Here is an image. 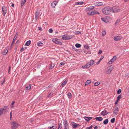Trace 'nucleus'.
I'll list each match as a JSON object with an SVG mask.
<instances>
[{"mask_svg":"<svg viewBox=\"0 0 129 129\" xmlns=\"http://www.w3.org/2000/svg\"><path fill=\"white\" fill-rule=\"evenodd\" d=\"M102 11L104 14L105 15H108L111 12V8L109 7H106L102 9Z\"/></svg>","mask_w":129,"mask_h":129,"instance_id":"1","label":"nucleus"},{"mask_svg":"<svg viewBox=\"0 0 129 129\" xmlns=\"http://www.w3.org/2000/svg\"><path fill=\"white\" fill-rule=\"evenodd\" d=\"M9 108L7 106H5L0 109V115L4 114L6 113L8 110Z\"/></svg>","mask_w":129,"mask_h":129,"instance_id":"2","label":"nucleus"},{"mask_svg":"<svg viewBox=\"0 0 129 129\" xmlns=\"http://www.w3.org/2000/svg\"><path fill=\"white\" fill-rule=\"evenodd\" d=\"M11 129H16L20 126L19 124L16 121H13L11 123Z\"/></svg>","mask_w":129,"mask_h":129,"instance_id":"3","label":"nucleus"},{"mask_svg":"<svg viewBox=\"0 0 129 129\" xmlns=\"http://www.w3.org/2000/svg\"><path fill=\"white\" fill-rule=\"evenodd\" d=\"M111 12L113 13L119 12L120 11V9L118 7H113L111 8Z\"/></svg>","mask_w":129,"mask_h":129,"instance_id":"4","label":"nucleus"},{"mask_svg":"<svg viewBox=\"0 0 129 129\" xmlns=\"http://www.w3.org/2000/svg\"><path fill=\"white\" fill-rule=\"evenodd\" d=\"M74 37V36L72 35H64L62 38V39L63 40H66L70 39Z\"/></svg>","mask_w":129,"mask_h":129,"instance_id":"5","label":"nucleus"},{"mask_svg":"<svg viewBox=\"0 0 129 129\" xmlns=\"http://www.w3.org/2000/svg\"><path fill=\"white\" fill-rule=\"evenodd\" d=\"M40 11L39 9L37 10L35 13V21H36L38 19V18L40 16Z\"/></svg>","mask_w":129,"mask_h":129,"instance_id":"6","label":"nucleus"},{"mask_svg":"<svg viewBox=\"0 0 129 129\" xmlns=\"http://www.w3.org/2000/svg\"><path fill=\"white\" fill-rule=\"evenodd\" d=\"M114 66L113 65H111L109 67L107 68V74H110L111 73V71L113 69Z\"/></svg>","mask_w":129,"mask_h":129,"instance_id":"7","label":"nucleus"},{"mask_svg":"<svg viewBox=\"0 0 129 129\" xmlns=\"http://www.w3.org/2000/svg\"><path fill=\"white\" fill-rule=\"evenodd\" d=\"M52 41L53 42L56 44L59 45H61L62 44V42L60 41L59 39H53L52 40Z\"/></svg>","mask_w":129,"mask_h":129,"instance_id":"8","label":"nucleus"},{"mask_svg":"<svg viewBox=\"0 0 129 129\" xmlns=\"http://www.w3.org/2000/svg\"><path fill=\"white\" fill-rule=\"evenodd\" d=\"M2 11L3 12V14L4 16H5L6 14L7 13V10L6 7L4 6H3L2 7Z\"/></svg>","mask_w":129,"mask_h":129,"instance_id":"9","label":"nucleus"},{"mask_svg":"<svg viewBox=\"0 0 129 129\" xmlns=\"http://www.w3.org/2000/svg\"><path fill=\"white\" fill-rule=\"evenodd\" d=\"M117 57L116 56H114L113 58L108 62L109 64H111L114 62L116 59Z\"/></svg>","mask_w":129,"mask_h":129,"instance_id":"10","label":"nucleus"},{"mask_svg":"<svg viewBox=\"0 0 129 129\" xmlns=\"http://www.w3.org/2000/svg\"><path fill=\"white\" fill-rule=\"evenodd\" d=\"M122 38V37L121 36H115L114 39L115 41H117L121 40Z\"/></svg>","mask_w":129,"mask_h":129,"instance_id":"11","label":"nucleus"},{"mask_svg":"<svg viewBox=\"0 0 129 129\" xmlns=\"http://www.w3.org/2000/svg\"><path fill=\"white\" fill-rule=\"evenodd\" d=\"M8 50V48L7 47L2 52V54L3 55H6L7 53Z\"/></svg>","mask_w":129,"mask_h":129,"instance_id":"12","label":"nucleus"},{"mask_svg":"<svg viewBox=\"0 0 129 129\" xmlns=\"http://www.w3.org/2000/svg\"><path fill=\"white\" fill-rule=\"evenodd\" d=\"M110 112H107L106 110H104L101 112V115L104 116L107 115L108 114L110 113Z\"/></svg>","mask_w":129,"mask_h":129,"instance_id":"13","label":"nucleus"},{"mask_svg":"<svg viewBox=\"0 0 129 129\" xmlns=\"http://www.w3.org/2000/svg\"><path fill=\"white\" fill-rule=\"evenodd\" d=\"M119 109L118 107H115L113 111V113L115 115H117Z\"/></svg>","mask_w":129,"mask_h":129,"instance_id":"14","label":"nucleus"},{"mask_svg":"<svg viewBox=\"0 0 129 129\" xmlns=\"http://www.w3.org/2000/svg\"><path fill=\"white\" fill-rule=\"evenodd\" d=\"M94 5L95 6H99L102 5H103L102 3L100 2H97L95 3Z\"/></svg>","mask_w":129,"mask_h":129,"instance_id":"15","label":"nucleus"},{"mask_svg":"<svg viewBox=\"0 0 129 129\" xmlns=\"http://www.w3.org/2000/svg\"><path fill=\"white\" fill-rule=\"evenodd\" d=\"M58 2L57 1H54L52 2L51 4V6L53 8H54L57 4Z\"/></svg>","mask_w":129,"mask_h":129,"instance_id":"16","label":"nucleus"},{"mask_svg":"<svg viewBox=\"0 0 129 129\" xmlns=\"http://www.w3.org/2000/svg\"><path fill=\"white\" fill-rule=\"evenodd\" d=\"M84 118L88 122L90 120L92 119V117H84Z\"/></svg>","mask_w":129,"mask_h":129,"instance_id":"17","label":"nucleus"},{"mask_svg":"<svg viewBox=\"0 0 129 129\" xmlns=\"http://www.w3.org/2000/svg\"><path fill=\"white\" fill-rule=\"evenodd\" d=\"M95 119L96 121H102L103 120V118L101 117H96L95 118Z\"/></svg>","mask_w":129,"mask_h":129,"instance_id":"18","label":"nucleus"},{"mask_svg":"<svg viewBox=\"0 0 129 129\" xmlns=\"http://www.w3.org/2000/svg\"><path fill=\"white\" fill-rule=\"evenodd\" d=\"M63 124L64 127H68L67 120L65 119L64 120Z\"/></svg>","mask_w":129,"mask_h":129,"instance_id":"19","label":"nucleus"},{"mask_svg":"<svg viewBox=\"0 0 129 129\" xmlns=\"http://www.w3.org/2000/svg\"><path fill=\"white\" fill-rule=\"evenodd\" d=\"M79 126V124H77L74 123L72 124V126L74 128H76L77 127Z\"/></svg>","mask_w":129,"mask_h":129,"instance_id":"20","label":"nucleus"},{"mask_svg":"<svg viewBox=\"0 0 129 129\" xmlns=\"http://www.w3.org/2000/svg\"><path fill=\"white\" fill-rule=\"evenodd\" d=\"M68 81L66 79L63 82H62L61 85V86L62 87H63L64 86L66 85V84L67 83Z\"/></svg>","mask_w":129,"mask_h":129,"instance_id":"21","label":"nucleus"},{"mask_svg":"<svg viewBox=\"0 0 129 129\" xmlns=\"http://www.w3.org/2000/svg\"><path fill=\"white\" fill-rule=\"evenodd\" d=\"M26 2V0H21V6L22 7Z\"/></svg>","mask_w":129,"mask_h":129,"instance_id":"22","label":"nucleus"},{"mask_svg":"<svg viewBox=\"0 0 129 129\" xmlns=\"http://www.w3.org/2000/svg\"><path fill=\"white\" fill-rule=\"evenodd\" d=\"M94 8V7L93 6H90L89 7H87L86 9L88 10H90L93 9Z\"/></svg>","mask_w":129,"mask_h":129,"instance_id":"23","label":"nucleus"},{"mask_svg":"<svg viewBox=\"0 0 129 129\" xmlns=\"http://www.w3.org/2000/svg\"><path fill=\"white\" fill-rule=\"evenodd\" d=\"M91 82V81L90 80H87L85 82V86L87 85L88 84L90 83Z\"/></svg>","mask_w":129,"mask_h":129,"instance_id":"24","label":"nucleus"},{"mask_svg":"<svg viewBox=\"0 0 129 129\" xmlns=\"http://www.w3.org/2000/svg\"><path fill=\"white\" fill-rule=\"evenodd\" d=\"M31 41L30 40H29L27 41L25 43V45L27 46H28L30 44Z\"/></svg>","mask_w":129,"mask_h":129,"instance_id":"25","label":"nucleus"},{"mask_svg":"<svg viewBox=\"0 0 129 129\" xmlns=\"http://www.w3.org/2000/svg\"><path fill=\"white\" fill-rule=\"evenodd\" d=\"M25 88L27 90H30L31 88V85H29L28 86L25 87Z\"/></svg>","mask_w":129,"mask_h":129,"instance_id":"26","label":"nucleus"},{"mask_svg":"<svg viewBox=\"0 0 129 129\" xmlns=\"http://www.w3.org/2000/svg\"><path fill=\"white\" fill-rule=\"evenodd\" d=\"M18 34V33H16V35L14 37V39H13V41L12 42V44H13L14 43V42H15V40L16 39L17 37V36Z\"/></svg>","mask_w":129,"mask_h":129,"instance_id":"27","label":"nucleus"},{"mask_svg":"<svg viewBox=\"0 0 129 129\" xmlns=\"http://www.w3.org/2000/svg\"><path fill=\"white\" fill-rule=\"evenodd\" d=\"M57 128V126L55 125L51 127H49V129H56Z\"/></svg>","mask_w":129,"mask_h":129,"instance_id":"28","label":"nucleus"},{"mask_svg":"<svg viewBox=\"0 0 129 129\" xmlns=\"http://www.w3.org/2000/svg\"><path fill=\"white\" fill-rule=\"evenodd\" d=\"M84 4L83 2H77L75 3V4L76 5H82Z\"/></svg>","mask_w":129,"mask_h":129,"instance_id":"29","label":"nucleus"},{"mask_svg":"<svg viewBox=\"0 0 129 129\" xmlns=\"http://www.w3.org/2000/svg\"><path fill=\"white\" fill-rule=\"evenodd\" d=\"M108 122V119H105L103 121V123L104 124H107Z\"/></svg>","mask_w":129,"mask_h":129,"instance_id":"30","label":"nucleus"},{"mask_svg":"<svg viewBox=\"0 0 129 129\" xmlns=\"http://www.w3.org/2000/svg\"><path fill=\"white\" fill-rule=\"evenodd\" d=\"M94 61L93 60H91L89 62V64H90V65L91 66H92L93 64L94 63Z\"/></svg>","mask_w":129,"mask_h":129,"instance_id":"31","label":"nucleus"},{"mask_svg":"<svg viewBox=\"0 0 129 129\" xmlns=\"http://www.w3.org/2000/svg\"><path fill=\"white\" fill-rule=\"evenodd\" d=\"M55 64L53 63H51L50 66V69H52L54 66Z\"/></svg>","mask_w":129,"mask_h":129,"instance_id":"32","label":"nucleus"},{"mask_svg":"<svg viewBox=\"0 0 129 129\" xmlns=\"http://www.w3.org/2000/svg\"><path fill=\"white\" fill-rule=\"evenodd\" d=\"M53 95V92H51L49 94H48V98H50Z\"/></svg>","mask_w":129,"mask_h":129,"instance_id":"33","label":"nucleus"},{"mask_svg":"<svg viewBox=\"0 0 129 129\" xmlns=\"http://www.w3.org/2000/svg\"><path fill=\"white\" fill-rule=\"evenodd\" d=\"M62 124L60 123L58 124V129H62Z\"/></svg>","mask_w":129,"mask_h":129,"instance_id":"34","label":"nucleus"},{"mask_svg":"<svg viewBox=\"0 0 129 129\" xmlns=\"http://www.w3.org/2000/svg\"><path fill=\"white\" fill-rule=\"evenodd\" d=\"M37 45L38 46H40L43 45V44L41 41H39L37 43Z\"/></svg>","mask_w":129,"mask_h":129,"instance_id":"35","label":"nucleus"},{"mask_svg":"<svg viewBox=\"0 0 129 129\" xmlns=\"http://www.w3.org/2000/svg\"><path fill=\"white\" fill-rule=\"evenodd\" d=\"M75 46L77 48H79L81 47V45L80 44L77 43L75 44Z\"/></svg>","mask_w":129,"mask_h":129,"instance_id":"36","label":"nucleus"},{"mask_svg":"<svg viewBox=\"0 0 129 129\" xmlns=\"http://www.w3.org/2000/svg\"><path fill=\"white\" fill-rule=\"evenodd\" d=\"M120 22V20L119 19H118L116 21L115 23V25H117Z\"/></svg>","mask_w":129,"mask_h":129,"instance_id":"37","label":"nucleus"},{"mask_svg":"<svg viewBox=\"0 0 129 129\" xmlns=\"http://www.w3.org/2000/svg\"><path fill=\"white\" fill-rule=\"evenodd\" d=\"M68 96L69 98H70L72 96V94L70 92H68Z\"/></svg>","mask_w":129,"mask_h":129,"instance_id":"38","label":"nucleus"},{"mask_svg":"<svg viewBox=\"0 0 129 129\" xmlns=\"http://www.w3.org/2000/svg\"><path fill=\"white\" fill-rule=\"evenodd\" d=\"M115 118H112L111 120V122L112 123H114L115 122Z\"/></svg>","mask_w":129,"mask_h":129,"instance_id":"39","label":"nucleus"},{"mask_svg":"<svg viewBox=\"0 0 129 129\" xmlns=\"http://www.w3.org/2000/svg\"><path fill=\"white\" fill-rule=\"evenodd\" d=\"M86 65L87 68H89L91 66L89 62H88L86 63Z\"/></svg>","mask_w":129,"mask_h":129,"instance_id":"40","label":"nucleus"},{"mask_svg":"<svg viewBox=\"0 0 129 129\" xmlns=\"http://www.w3.org/2000/svg\"><path fill=\"white\" fill-rule=\"evenodd\" d=\"M100 84V83L98 82H96L94 84V85L95 86H98Z\"/></svg>","mask_w":129,"mask_h":129,"instance_id":"41","label":"nucleus"},{"mask_svg":"<svg viewBox=\"0 0 129 129\" xmlns=\"http://www.w3.org/2000/svg\"><path fill=\"white\" fill-rule=\"evenodd\" d=\"M121 91V89H119L118 90L117 92V93L118 94H120Z\"/></svg>","mask_w":129,"mask_h":129,"instance_id":"42","label":"nucleus"},{"mask_svg":"<svg viewBox=\"0 0 129 129\" xmlns=\"http://www.w3.org/2000/svg\"><path fill=\"white\" fill-rule=\"evenodd\" d=\"M93 11V13L94 14H94H99L100 13H99V12H98L97 11H96V10H94Z\"/></svg>","mask_w":129,"mask_h":129,"instance_id":"43","label":"nucleus"},{"mask_svg":"<svg viewBox=\"0 0 129 129\" xmlns=\"http://www.w3.org/2000/svg\"><path fill=\"white\" fill-rule=\"evenodd\" d=\"M102 36H104L106 34V32L105 31H102Z\"/></svg>","mask_w":129,"mask_h":129,"instance_id":"44","label":"nucleus"},{"mask_svg":"<svg viewBox=\"0 0 129 129\" xmlns=\"http://www.w3.org/2000/svg\"><path fill=\"white\" fill-rule=\"evenodd\" d=\"M121 95H120L118 96L117 97V100H119L121 98Z\"/></svg>","mask_w":129,"mask_h":129,"instance_id":"45","label":"nucleus"},{"mask_svg":"<svg viewBox=\"0 0 129 129\" xmlns=\"http://www.w3.org/2000/svg\"><path fill=\"white\" fill-rule=\"evenodd\" d=\"M14 101H13L11 105V108H13V105L15 103Z\"/></svg>","mask_w":129,"mask_h":129,"instance_id":"46","label":"nucleus"},{"mask_svg":"<svg viewBox=\"0 0 129 129\" xmlns=\"http://www.w3.org/2000/svg\"><path fill=\"white\" fill-rule=\"evenodd\" d=\"M92 127V125H91L90 126H89V127H87L86 128V129H91Z\"/></svg>","mask_w":129,"mask_h":129,"instance_id":"47","label":"nucleus"},{"mask_svg":"<svg viewBox=\"0 0 129 129\" xmlns=\"http://www.w3.org/2000/svg\"><path fill=\"white\" fill-rule=\"evenodd\" d=\"M65 61L62 62L60 63V64L62 66H63L65 64Z\"/></svg>","mask_w":129,"mask_h":129,"instance_id":"48","label":"nucleus"},{"mask_svg":"<svg viewBox=\"0 0 129 129\" xmlns=\"http://www.w3.org/2000/svg\"><path fill=\"white\" fill-rule=\"evenodd\" d=\"M101 20H102V21H104L105 22H106V19L105 18H102Z\"/></svg>","mask_w":129,"mask_h":129,"instance_id":"49","label":"nucleus"},{"mask_svg":"<svg viewBox=\"0 0 129 129\" xmlns=\"http://www.w3.org/2000/svg\"><path fill=\"white\" fill-rule=\"evenodd\" d=\"M75 33L76 34H80L81 33L79 31H77L75 32Z\"/></svg>","mask_w":129,"mask_h":129,"instance_id":"50","label":"nucleus"},{"mask_svg":"<svg viewBox=\"0 0 129 129\" xmlns=\"http://www.w3.org/2000/svg\"><path fill=\"white\" fill-rule=\"evenodd\" d=\"M49 32L50 33H52L53 32V30L51 29L50 28L49 30Z\"/></svg>","mask_w":129,"mask_h":129,"instance_id":"51","label":"nucleus"},{"mask_svg":"<svg viewBox=\"0 0 129 129\" xmlns=\"http://www.w3.org/2000/svg\"><path fill=\"white\" fill-rule=\"evenodd\" d=\"M24 49L23 47H22L20 50V51L21 52H22L24 50Z\"/></svg>","mask_w":129,"mask_h":129,"instance_id":"52","label":"nucleus"},{"mask_svg":"<svg viewBox=\"0 0 129 129\" xmlns=\"http://www.w3.org/2000/svg\"><path fill=\"white\" fill-rule=\"evenodd\" d=\"M102 52V51L101 50H100L99 51V52L98 53V54H101Z\"/></svg>","mask_w":129,"mask_h":129,"instance_id":"53","label":"nucleus"},{"mask_svg":"<svg viewBox=\"0 0 129 129\" xmlns=\"http://www.w3.org/2000/svg\"><path fill=\"white\" fill-rule=\"evenodd\" d=\"M104 58V56H102L101 57L99 61L100 62L101 61V60L102 59H103Z\"/></svg>","mask_w":129,"mask_h":129,"instance_id":"54","label":"nucleus"},{"mask_svg":"<svg viewBox=\"0 0 129 129\" xmlns=\"http://www.w3.org/2000/svg\"><path fill=\"white\" fill-rule=\"evenodd\" d=\"M87 68V67L86 66V65H85V66H82V68L83 69L85 68Z\"/></svg>","mask_w":129,"mask_h":129,"instance_id":"55","label":"nucleus"},{"mask_svg":"<svg viewBox=\"0 0 129 129\" xmlns=\"http://www.w3.org/2000/svg\"><path fill=\"white\" fill-rule=\"evenodd\" d=\"M87 14L88 15H91V12L90 11H89V12H88L87 13Z\"/></svg>","mask_w":129,"mask_h":129,"instance_id":"56","label":"nucleus"},{"mask_svg":"<svg viewBox=\"0 0 129 129\" xmlns=\"http://www.w3.org/2000/svg\"><path fill=\"white\" fill-rule=\"evenodd\" d=\"M12 114V112H11L10 113V118L11 119Z\"/></svg>","mask_w":129,"mask_h":129,"instance_id":"57","label":"nucleus"},{"mask_svg":"<svg viewBox=\"0 0 129 129\" xmlns=\"http://www.w3.org/2000/svg\"><path fill=\"white\" fill-rule=\"evenodd\" d=\"M91 12V15H94V14L93 13V11H91V12Z\"/></svg>","mask_w":129,"mask_h":129,"instance_id":"58","label":"nucleus"},{"mask_svg":"<svg viewBox=\"0 0 129 129\" xmlns=\"http://www.w3.org/2000/svg\"><path fill=\"white\" fill-rule=\"evenodd\" d=\"M38 30H41L42 29V28L41 27H38Z\"/></svg>","mask_w":129,"mask_h":129,"instance_id":"59","label":"nucleus"},{"mask_svg":"<svg viewBox=\"0 0 129 129\" xmlns=\"http://www.w3.org/2000/svg\"><path fill=\"white\" fill-rule=\"evenodd\" d=\"M64 129H69L68 127H64Z\"/></svg>","mask_w":129,"mask_h":129,"instance_id":"60","label":"nucleus"},{"mask_svg":"<svg viewBox=\"0 0 129 129\" xmlns=\"http://www.w3.org/2000/svg\"><path fill=\"white\" fill-rule=\"evenodd\" d=\"M98 127L97 126H95L94 127V129H97Z\"/></svg>","mask_w":129,"mask_h":129,"instance_id":"61","label":"nucleus"},{"mask_svg":"<svg viewBox=\"0 0 129 129\" xmlns=\"http://www.w3.org/2000/svg\"><path fill=\"white\" fill-rule=\"evenodd\" d=\"M118 100H117L116 101V102H115V104H117V102H118Z\"/></svg>","mask_w":129,"mask_h":129,"instance_id":"62","label":"nucleus"},{"mask_svg":"<svg viewBox=\"0 0 129 129\" xmlns=\"http://www.w3.org/2000/svg\"><path fill=\"white\" fill-rule=\"evenodd\" d=\"M100 62L99 61L98 62H96V64H98L100 63Z\"/></svg>","mask_w":129,"mask_h":129,"instance_id":"63","label":"nucleus"},{"mask_svg":"<svg viewBox=\"0 0 129 129\" xmlns=\"http://www.w3.org/2000/svg\"><path fill=\"white\" fill-rule=\"evenodd\" d=\"M14 4L13 3H12L11 5V6L12 7H14Z\"/></svg>","mask_w":129,"mask_h":129,"instance_id":"64","label":"nucleus"}]
</instances>
